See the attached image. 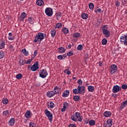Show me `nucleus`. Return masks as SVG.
Masks as SVG:
<instances>
[{"label":"nucleus","instance_id":"f257e3e1","mask_svg":"<svg viewBox=\"0 0 127 127\" xmlns=\"http://www.w3.org/2000/svg\"><path fill=\"white\" fill-rule=\"evenodd\" d=\"M85 92V86L82 85H78L77 86V89L75 88L73 90V93H74L75 95H78V94L84 95Z\"/></svg>","mask_w":127,"mask_h":127},{"label":"nucleus","instance_id":"f03ea898","mask_svg":"<svg viewBox=\"0 0 127 127\" xmlns=\"http://www.w3.org/2000/svg\"><path fill=\"white\" fill-rule=\"evenodd\" d=\"M71 119L73 122H80L83 121V116H81L80 113L75 112L74 114L71 116Z\"/></svg>","mask_w":127,"mask_h":127},{"label":"nucleus","instance_id":"7ed1b4c3","mask_svg":"<svg viewBox=\"0 0 127 127\" xmlns=\"http://www.w3.org/2000/svg\"><path fill=\"white\" fill-rule=\"evenodd\" d=\"M45 36H46V34L39 32L38 35L35 36L33 42H34V43H36V42H38V41L39 42H41V41L45 38Z\"/></svg>","mask_w":127,"mask_h":127},{"label":"nucleus","instance_id":"20e7f679","mask_svg":"<svg viewBox=\"0 0 127 127\" xmlns=\"http://www.w3.org/2000/svg\"><path fill=\"white\" fill-rule=\"evenodd\" d=\"M45 113L46 116L48 118L50 122L52 123V120L53 119V114H52L50 111H48V109H45Z\"/></svg>","mask_w":127,"mask_h":127},{"label":"nucleus","instance_id":"39448f33","mask_svg":"<svg viewBox=\"0 0 127 127\" xmlns=\"http://www.w3.org/2000/svg\"><path fill=\"white\" fill-rule=\"evenodd\" d=\"M111 74H115L118 71V66L116 64H112L109 67Z\"/></svg>","mask_w":127,"mask_h":127},{"label":"nucleus","instance_id":"423d86ee","mask_svg":"<svg viewBox=\"0 0 127 127\" xmlns=\"http://www.w3.org/2000/svg\"><path fill=\"white\" fill-rule=\"evenodd\" d=\"M120 42L122 44L124 45H127V35H124L123 36H120Z\"/></svg>","mask_w":127,"mask_h":127},{"label":"nucleus","instance_id":"0eeeda50","mask_svg":"<svg viewBox=\"0 0 127 127\" xmlns=\"http://www.w3.org/2000/svg\"><path fill=\"white\" fill-rule=\"evenodd\" d=\"M45 12L48 16H52L53 15V9L51 7H47L45 9Z\"/></svg>","mask_w":127,"mask_h":127},{"label":"nucleus","instance_id":"6e6552de","mask_svg":"<svg viewBox=\"0 0 127 127\" xmlns=\"http://www.w3.org/2000/svg\"><path fill=\"white\" fill-rule=\"evenodd\" d=\"M39 75L41 78H46V77L47 76V75H48V73H47V71H46V70H45L44 69H43L40 71Z\"/></svg>","mask_w":127,"mask_h":127},{"label":"nucleus","instance_id":"1a4fd4ad","mask_svg":"<svg viewBox=\"0 0 127 127\" xmlns=\"http://www.w3.org/2000/svg\"><path fill=\"white\" fill-rule=\"evenodd\" d=\"M121 90L122 87H121V86L119 85H114L112 89V92L114 93H119V92H120V91H121Z\"/></svg>","mask_w":127,"mask_h":127},{"label":"nucleus","instance_id":"9d476101","mask_svg":"<svg viewBox=\"0 0 127 127\" xmlns=\"http://www.w3.org/2000/svg\"><path fill=\"white\" fill-rule=\"evenodd\" d=\"M102 30L103 31V34L105 35V37L108 38L111 35V33L110 32V31H109L107 29L102 28Z\"/></svg>","mask_w":127,"mask_h":127},{"label":"nucleus","instance_id":"9b49d317","mask_svg":"<svg viewBox=\"0 0 127 127\" xmlns=\"http://www.w3.org/2000/svg\"><path fill=\"white\" fill-rule=\"evenodd\" d=\"M30 69L33 72L37 71V69H39V67H38V63L36 62V64H34L32 66H31Z\"/></svg>","mask_w":127,"mask_h":127},{"label":"nucleus","instance_id":"f8f14e48","mask_svg":"<svg viewBox=\"0 0 127 127\" xmlns=\"http://www.w3.org/2000/svg\"><path fill=\"white\" fill-rule=\"evenodd\" d=\"M32 116L33 115L31 113V111L29 110L27 111L25 113V117L26 118V119H31Z\"/></svg>","mask_w":127,"mask_h":127},{"label":"nucleus","instance_id":"ddd939ff","mask_svg":"<svg viewBox=\"0 0 127 127\" xmlns=\"http://www.w3.org/2000/svg\"><path fill=\"white\" fill-rule=\"evenodd\" d=\"M127 106V100L122 102L120 108V111H122V110H123L124 108H126Z\"/></svg>","mask_w":127,"mask_h":127},{"label":"nucleus","instance_id":"4468645a","mask_svg":"<svg viewBox=\"0 0 127 127\" xmlns=\"http://www.w3.org/2000/svg\"><path fill=\"white\" fill-rule=\"evenodd\" d=\"M55 92L53 91H49L47 93V96L49 98H52L53 96H55Z\"/></svg>","mask_w":127,"mask_h":127},{"label":"nucleus","instance_id":"2eb2a0df","mask_svg":"<svg viewBox=\"0 0 127 127\" xmlns=\"http://www.w3.org/2000/svg\"><path fill=\"white\" fill-rule=\"evenodd\" d=\"M60 90H61V88H59L57 86H55L54 89L55 93V94H57V95H59V94H60Z\"/></svg>","mask_w":127,"mask_h":127},{"label":"nucleus","instance_id":"dca6fc26","mask_svg":"<svg viewBox=\"0 0 127 127\" xmlns=\"http://www.w3.org/2000/svg\"><path fill=\"white\" fill-rule=\"evenodd\" d=\"M26 16V13L25 12H23L21 13L20 16V20H21V21H23Z\"/></svg>","mask_w":127,"mask_h":127},{"label":"nucleus","instance_id":"f3484780","mask_svg":"<svg viewBox=\"0 0 127 127\" xmlns=\"http://www.w3.org/2000/svg\"><path fill=\"white\" fill-rule=\"evenodd\" d=\"M15 123V119H14V118H11L9 121V125L11 127L14 126Z\"/></svg>","mask_w":127,"mask_h":127},{"label":"nucleus","instance_id":"a211bd4d","mask_svg":"<svg viewBox=\"0 0 127 127\" xmlns=\"http://www.w3.org/2000/svg\"><path fill=\"white\" fill-rule=\"evenodd\" d=\"M69 94H70L69 90H65L63 92L62 96L64 98H67L69 96Z\"/></svg>","mask_w":127,"mask_h":127},{"label":"nucleus","instance_id":"6ab92c4d","mask_svg":"<svg viewBox=\"0 0 127 127\" xmlns=\"http://www.w3.org/2000/svg\"><path fill=\"white\" fill-rule=\"evenodd\" d=\"M36 4H37L38 6H42V5L44 4V1H43V0H37Z\"/></svg>","mask_w":127,"mask_h":127},{"label":"nucleus","instance_id":"aec40b11","mask_svg":"<svg viewBox=\"0 0 127 127\" xmlns=\"http://www.w3.org/2000/svg\"><path fill=\"white\" fill-rule=\"evenodd\" d=\"M104 117H106V118H109L112 116V113L110 111H105L104 113Z\"/></svg>","mask_w":127,"mask_h":127},{"label":"nucleus","instance_id":"412c9836","mask_svg":"<svg viewBox=\"0 0 127 127\" xmlns=\"http://www.w3.org/2000/svg\"><path fill=\"white\" fill-rule=\"evenodd\" d=\"M68 106H69V104L67 102L64 103L63 108L61 109L62 112H65V111H66V108H67Z\"/></svg>","mask_w":127,"mask_h":127},{"label":"nucleus","instance_id":"4be33fe9","mask_svg":"<svg viewBox=\"0 0 127 127\" xmlns=\"http://www.w3.org/2000/svg\"><path fill=\"white\" fill-rule=\"evenodd\" d=\"M106 123L108 125V127H111L113 126V120L112 119L108 120Z\"/></svg>","mask_w":127,"mask_h":127},{"label":"nucleus","instance_id":"5701e85b","mask_svg":"<svg viewBox=\"0 0 127 127\" xmlns=\"http://www.w3.org/2000/svg\"><path fill=\"white\" fill-rule=\"evenodd\" d=\"M62 31L64 34H67V33H69V29L66 27L63 28Z\"/></svg>","mask_w":127,"mask_h":127},{"label":"nucleus","instance_id":"b1692460","mask_svg":"<svg viewBox=\"0 0 127 127\" xmlns=\"http://www.w3.org/2000/svg\"><path fill=\"white\" fill-rule=\"evenodd\" d=\"M87 89L88 90L89 92H94V90H95V88L92 85H89L88 86Z\"/></svg>","mask_w":127,"mask_h":127},{"label":"nucleus","instance_id":"393cba45","mask_svg":"<svg viewBox=\"0 0 127 127\" xmlns=\"http://www.w3.org/2000/svg\"><path fill=\"white\" fill-rule=\"evenodd\" d=\"M47 106L49 108H50V109H53V108L55 107L54 103L52 101H51L50 104H48Z\"/></svg>","mask_w":127,"mask_h":127},{"label":"nucleus","instance_id":"a878e982","mask_svg":"<svg viewBox=\"0 0 127 127\" xmlns=\"http://www.w3.org/2000/svg\"><path fill=\"white\" fill-rule=\"evenodd\" d=\"M51 34L52 37H55V35H56V30H55L54 29H52L51 31Z\"/></svg>","mask_w":127,"mask_h":127},{"label":"nucleus","instance_id":"bb28decb","mask_svg":"<svg viewBox=\"0 0 127 127\" xmlns=\"http://www.w3.org/2000/svg\"><path fill=\"white\" fill-rule=\"evenodd\" d=\"M19 64L20 66H23L25 64H26V60H20Z\"/></svg>","mask_w":127,"mask_h":127},{"label":"nucleus","instance_id":"cd10ccee","mask_svg":"<svg viewBox=\"0 0 127 127\" xmlns=\"http://www.w3.org/2000/svg\"><path fill=\"white\" fill-rule=\"evenodd\" d=\"M94 11L95 12H96V13H98V12H99V13H102L104 12V11L102 9H101V8H99V7H97V8L95 9Z\"/></svg>","mask_w":127,"mask_h":127},{"label":"nucleus","instance_id":"c85d7f7f","mask_svg":"<svg viewBox=\"0 0 127 127\" xmlns=\"http://www.w3.org/2000/svg\"><path fill=\"white\" fill-rule=\"evenodd\" d=\"M81 17L83 19H87V18H88V14L83 13L81 15Z\"/></svg>","mask_w":127,"mask_h":127},{"label":"nucleus","instance_id":"c756f323","mask_svg":"<svg viewBox=\"0 0 127 127\" xmlns=\"http://www.w3.org/2000/svg\"><path fill=\"white\" fill-rule=\"evenodd\" d=\"M2 103L4 105H7L8 104V100L6 98H3L2 100Z\"/></svg>","mask_w":127,"mask_h":127},{"label":"nucleus","instance_id":"7c9ffc66","mask_svg":"<svg viewBox=\"0 0 127 127\" xmlns=\"http://www.w3.org/2000/svg\"><path fill=\"white\" fill-rule=\"evenodd\" d=\"M59 52L60 53H64L65 49L63 47H60L59 48Z\"/></svg>","mask_w":127,"mask_h":127},{"label":"nucleus","instance_id":"2f4dec72","mask_svg":"<svg viewBox=\"0 0 127 127\" xmlns=\"http://www.w3.org/2000/svg\"><path fill=\"white\" fill-rule=\"evenodd\" d=\"M22 51L23 54H24L25 56H27V55H28V53H29L28 51H27L26 49H22Z\"/></svg>","mask_w":127,"mask_h":127},{"label":"nucleus","instance_id":"473e14b6","mask_svg":"<svg viewBox=\"0 0 127 127\" xmlns=\"http://www.w3.org/2000/svg\"><path fill=\"white\" fill-rule=\"evenodd\" d=\"M73 36L75 38H79L81 36V34L79 33H76L73 34Z\"/></svg>","mask_w":127,"mask_h":127},{"label":"nucleus","instance_id":"72a5a7b5","mask_svg":"<svg viewBox=\"0 0 127 127\" xmlns=\"http://www.w3.org/2000/svg\"><path fill=\"white\" fill-rule=\"evenodd\" d=\"M89 125L90 126H95L96 125V121L93 120H91L89 122Z\"/></svg>","mask_w":127,"mask_h":127},{"label":"nucleus","instance_id":"f704fd0d","mask_svg":"<svg viewBox=\"0 0 127 127\" xmlns=\"http://www.w3.org/2000/svg\"><path fill=\"white\" fill-rule=\"evenodd\" d=\"M55 28H61L62 27V23H58L55 26Z\"/></svg>","mask_w":127,"mask_h":127},{"label":"nucleus","instance_id":"c9c22d12","mask_svg":"<svg viewBox=\"0 0 127 127\" xmlns=\"http://www.w3.org/2000/svg\"><path fill=\"white\" fill-rule=\"evenodd\" d=\"M89 7L90 8V9H91V10L94 9V7H95V6L94 5V3H90L89 4Z\"/></svg>","mask_w":127,"mask_h":127},{"label":"nucleus","instance_id":"e433bc0d","mask_svg":"<svg viewBox=\"0 0 127 127\" xmlns=\"http://www.w3.org/2000/svg\"><path fill=\"white\" fill-rule=\"evenodd\" d=\"M73 100L75 101V102H78L80 100V97L78 95H75L73 97Z\"/></svg>","mask_w":127,"mask_h":127},{"label":"nucleus","instance_id":"4c0bfd02","mask_svg":"<svg viewBox=\"0 0 127 127\" xmlns=\"http://www.w3.org/2000/svg\"><path fill=\"white\" fill-rule=\"evenodd\" d=\"M16 78L17 80H19L22 78V74L21 73H18L16 75Z\"/></svg>","mask_w":127,"mask_h":127},{"label":"nucleus","instance_id":"58836bf2","mask_svg":"<svg viewBox=\"0 0 127 127\" xmlns=\"http://www.w3.org/2000/svg\"><path fill=\"white\" fill-rule=\"evenodd\" d=\"M108 43V40L104 38L102 41V45H106Z\"/></svg>","mask_w":127,"mask_h":127},{"label":"nucleus","instance_id":"ea45409f","mask_svg":"<svg viewBox=\"0 0 127 127\" xmlns=\"http://www.w3.org/2000/svg\"><path fill=\"white\" fill-rule=\"evenodd\" d=\"M8 39L9 40H13L14 38L13 36H12V34L11 33H8Z\"/></svg>","mask_w":127,"mask_h":127},{"label":"nucleus","instance_id":"a19ab883","mask_svg":"<svg viewBox=\"0 0 127 127\" xmlns=\"http://www.w3.org/2000/svg\"><path fill=\"white\" fill-rule=\"evenodd\" d=\"M9 115V113L8 112V111L6 110L3 112V116H5V117H7Z\"/></svg>","mask_w":127,"mask_h":127},{"label":"nucleus","instance_id":"79ce46f5","mask_svg":"<svg viewBox=\"0 0 127 127\" xmlns=\"http://www.w3.org/2000/svg\"><path fill=\"white\" fill-rule=\"evenodd\" d=\"M4 45H5V44H4V42H1L0 43V49H2V48H4Z\"/></svg>","mask_w":127,"mask_h":127},{"label":"nucleus","instance_id":"37998d69","mask_svg":"<svg viewBox=\"0 0 127 127\" xmlns=\"http://www.w3.org/2000/svg\"><path fill=\"white\" fill-rule=\"evenodd\" d=\"M115 5L117 6L118 7L121 5V2L119 1V0H115Z\"/></svg>","mask_w":127,"mask_h":127},{"label":"nucleus","instance_id":"c03bdc74","mask_svg":"<svg viewBox=\"0 0 127 127\" xmlns=\"http://www.w3.org/2000/svg\"><path fill=\"white\" fill-rule=\"evenodd\" d=\"M4 57V53L3 52H0V59H2Z\"/></svg>","mask_w":127,"mask_h":127},{"label":"nucleus","instance_id":"a18cd8bd","mask_svg":"<svg viewBox=\"0 0 127 127\" xmlns=\"http://www.w3.org/2000/svg\"><path fill=\"white\" fill-rule=\"evenodd\" d=\"M83 49V45L80 44L77 46V50H82Z\"/></svg>","mask_w":127,"mask_h":127},{"label":"nucleus","instance_id":"49530a36","mask_svg":"<svg viewBox=\"0 0 127 127\" xmlns=\"http://www.w3.org/2000/svg\"><path fill=\"white\" fill-rule=\"evenodd\" d=\"M122 89H123V90H126L127 89V84H123L121 86Z\"/></svg>","mask_w":127,"mask_h":127},{"label":"nucleus","instance_id":"de8ad7c7","mask_svg":"<svg viewBox=\"0 0 127 127\" xmlns=\"http://www.w3.org/2000/svg\"><path fill=\"white\" fill-rule=\"evenodd\" d=\"M77 84H78V86H81V85H82V84H83V81H82L81 79H79L77 81Z\"/></svg>","mask_w":127,"mask_h":127},{"label":"nucleus","instance_id":"09e8293b","mask_svg":"<svg viewBox=\"0 0 127 127\" xmlns=\"http://www.w3.org/2000/svg\"><path fill=\"white\" fill-rule=\"evenodd\" d=\"M65 73L67 74V75H70L71 74V71L68 69H65L64 71Z\"/></svg>","mask_w":127,"mask_h":127},{"label":"nucleus","instance_id":"8fccbe9b","mask_svg":"<svg viewBox=\"0 0 127 127\" xmlns=\"http://www.w3.org/2000/svg\"><path fill=\"white\" fill-rule=\"evenodd\" d=\"M72 55H73V53L71 52H69L66 54V56H68V57L72 56Z\"/></svg>","mask_w":127,"mask_h":127},{"label":"nucleus","instance_id":"3c124183","mask_svg":"<svg viewBox=\"0 0 127 127\" xmlns=\"http://www.w3.org/2000/svg\"><path fill=\"white\" fill-rule=\"evenodd\" d=\"M61 16H62L61 13H58L57 15V20H59V18H60V17H61Z\"/></svg>","mask_w":127,"mask_h":127},{"label":"nucleus","instance_id":"603ef678","mask_svg":"<svg viewBox=\"0 0 127 127\" xmlns=\"http://www.w3.org/2000/svg\"><path fill=\"white\" fill-rule=\"evenodd\" d=\"M35 126V125H34V123L31 122L29 123V127H34Z\"/></svg>","mask_w":127,"mask_h":127},{"label":"nucleus","instance_id":"864d4df0","mask_svg":"<svg viewBox=\"0 0 127 127\" xmlns=\"http://www.w3.org/2000/svg\"><path fill=\"white\" fill-rule=\"evenodd\" d=\"M58 59H59L60 60H63V57H62V55L58 56Z\"/></svg>","mask_w":127,"mask_h":127},{"label":"nucleus","instance_id":"5fc2aeb1","mask_svg":"<svg viewBox=\"0 0 127 127\" xmlns=\"http://www.w3.org/2000/svg\"><path fill=\"white\" fill-rule=\"evenodd\" d=\"M38 53V52H37V50H35L34 52V55H35V56H37Z\"/></svg>","mask_w":127,"mask_h":127},{"label":"nucleus","instance_id":"6e6d98bb","mask_svg":"<svg viewBox=\"0 0 127 127\" xmlns=\"http://www.w3.org/2000/svg\"><path fill=\"white\" fill-rule=\"evenodd\" d=\"M68 127H76V125L75 124H70Z\"/></svg>","mask_w":127,"mask_h":127},{"label":"nucleus","instance_id":"4d7b16f0","mask_svg":"<svg viewBox=\"0 0 127 127\" xmlns=\"http://www.w3.org/2000/svg\"><path fill=\"white\" fill-rule=\"evenodd\" d=\"M103 127H108L109 125H108V123H107V122H106V123H104Z\"/></svg>","mask_w":127,"mask_h":127},{"label":"nucleus","instance_id":"13d9d810","mask_svg":"<svg viewBox=\"0 0 127 127\" xmlns=\"http://www.w3.org/2000/svg\"><path fill=\"white\" fill-rule=\"evenodd\" d=\"M31 62L30 60H28L27 62L26 61V64H31Z\"/></svg>","mask_w":127,"mask_h":127},{"label":"nucleus","instance_id":"bf43d9fd","mask_svg":"<svg viewBox=\"0 0 127 127\" xmlns=\"http://www.w3.org/2000/svg\"><path fill=\"white\" fill-rule=\"evenodd\" d=\"M62 57L63 58V59L64 60V59H65V58H66V57H67V54H64V55H62Z\"/></svg>","mask_w":127,"mask_h":127},{"label":"nucleus","instance_id":"052dcab7","mask_svg":"<svg viewBox=\"0 0 127 127\" xmlns=\"http://www.w3.org/2000/svg\"><path fill=\"white\" fill-rule=\"evenodd\" d=\"M9 49H13V46H12V45H9Z\"/></svg>","mask_w":127,"mask_h":127},{"label":"nucleus","instance_id":"680f3d73","mask_svg":"<svg viewBox=\"0 0 127 127\" xmlns=\"http://www.w3.org/2000/svg\"><path fill=\"white\" fill-rule=\"evenodd\" d=\"M99 66L100 67H102V66H103V62H99Z\"/></svg>","mask_w":127,"mask_h":127},{"label":"nucleus","instance_id":"e2e57ef3","mask_svg":"<svg viewBox=\"0 0 127 127\" xmlns=\"http://www.w3.org/2000/svg\"><path fill=\"white\" fill-rule=\"evenodd\" d=\"M71 47H72V45L69 44L68 46H67V48H68L69 49H71Z\"/></svg>","mask_w":127,"mask_h":127},{"label":"nucleus","instance_id":"0e129e2a","mask_svg":"<svg viewBox=\"0 0 127 127\" xmlns=\"http://www.w3.org/2000/svg\"><path fill=\"white\" fill-rule=\"evenodd\" d=\"M102 28H104L105 29H106V28H107V25H103Z\"/></svg>","mask_w":127,"mask_h":127},{"label":"nucleus","instance_id":"69168bd1","mask_svg":"<svg viewBox=\"0 0 127 127\" xmlns=\"http://www.w3.org/2000/svg\"><path fill=\"white\" fill-rule=\"evenodd\" d=\"M125 14H127V9L125 10Z\"/></svg>","mask_w":127,"mask_h":127},{"label":"nucleus","instance_id":"338daca9","mask_svg":"<svg viewBox=\"0 0 127 127\" xmlns=\"http://www.w3.org/2000/svg\"><path fill=\"white\" fill-rule=\"evenodd\" d=\"M33 59H34L33 58H31V59H29L30 61H31H31H32V60H33Z\"/></svg>","mask_w":127,"mask_h":127},{"label":"nucleus","instance_id":"774afa93","mask_svg":"<svg viewBox=\"0 0 127 127\" xmlns=\"http://www.w3.org/2000/svg\"><path fill=\"white\" fill-rule=\"evenodd\" d=\"M29 19H30V20H31L32 19V17H29Z\"/></svg>","mask_w":127,"mask_h":127}]
</instances>
